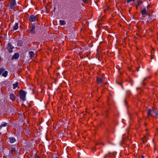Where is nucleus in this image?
Here are the masks:
<instances>
[{
    "instance_id": "7",
    "label": "nucleus",
    "mask_w": 158,
    "mask_h": 158,
    "mask_svg": "<svg viewBox=\"0 0 158 158\" xmlns=\"http://www.w3.org/2000/svg\"><path fill=\"white\" fill-rule=\"evenodd\" d=\"M16 154V150L13 147H11L10 150L9 155L10 156H12L13 155Z\"/></svg>"
},
{
    "instance_id": "13",
    "label": "nucleus",
    "mask_w": 158,
    "mask_h": 158,
    "mask_svg": "<svg viewBox=\"0 0 158 158\" xmlns=\"http://www.w3.org/2000/svg\"><path fill=\"white\" fill-rule=\"evenodd\" d=\"M29 53L30 55V57L31 58L34 57L35 56V54L32 51H30L29 52Z\"/></svg>"
},
{
    "instance_id": "14",
    "label": "nucleus",
    "mask_w": 158,
    "mask_h": 158,
    "mask_svg": "<svg viewBox=\"0 0 158 158\" xmlns=\"http://www.w3.org/2000/svg\"><path fill=\"white\" fill-rule=\"evenodd\" d=\"M10 98L12 101L15 100V97L13 94H10Z\"/></svg>"
},
{
    "instance_id": "5",
    "label": "nucleus",
    "mask_w": 158,
    "mask_h": 158,
    "mask_svg": "<svg viewBox=\"0 0 158 158\" xmlns=\"http://www.w3.org/2000/svg\"><path fill=\"white\" fill-rule=\"evenodd\" d=\"M37 19V17L34 15L30 16L28 18V20L30 22H35Z\"/></svg>"
},
{
    "instance_id": "16",
    "label": "nucleus",
    "mask_w": 158,
    "mask_h": 158,
    "mask_svg": "<svg viewBox=\"0 0 158 158\" xmlns=\"http://www.w3.org/2000/svg\"><path fill=\"white\" fill-rule=\"evenodd\" d=\"M97 81L98 83H101L102 82V79L100 77H97Z\"/></svg>"
},
{
    "instance_id": "17",
    "label": "nucleus",
    "mask_w": 158,
    "mask_h": 158,
    "mask_svg": "<svg viewBox=\"0 0 158 158\" xmlns=\"http://www.w3.org/2000/svg\"><path fill=\"white\" fill-rule=\"evenodd\" d=\"M142 2L141 1H138L135 5H137V7H139L140 5L142 4Z\"/></svg>"
},
{
    "instance_id": "26",
    "label": "nucleus",
    "mask_w": 158,
    "mask_h": 158,
    "mask_svg": "<svg viewBox=\"0 0 158 158\" xmlns=\"http://www.w3.org/2000/svg\"><path fill=\"white\" fill-rule=\"evenodd\" d=\"M108 155H106L104 157V158H107V156Z\"/></svg>"
},
{
    "instance_id": "20",
    "label": "nucleus",
    "mask_w": 158,
    "mask_h": 158,
    "mask_svg": "<svg viewBox=\"0 0 158 158\" xmlns=\"http://www.w3.org/2000/svg\"><path fill=\"white\" fill-rule=\"evenodd\" d=\"M8 123H4L2 124L0 127H6Z\"/></svg>"
},
{
    "instance_id": "31",
    "label": "nucleus",
    "mask_w": 158,
    "mask_h": 158,
    "mask_svg": "<svg viewBox=\"0 0 158 158\" xmlns=\"http://www.w3.org/2000/svg\"><path fill=\"white\" fill-rule=\"evenodd\" d=\"M142 158H144V157H143V156H142Z\"/></svg>"
},
{
    "instance_id": "15",
    "label": "nucleus",
    "mask_w": 158,
    "mask_h": 158,
    "mask_svg": "<svg viewBox=\"0 0 158 158\" xmlns=\"http://www.w3.org/2000/svg\"><path fill=\"white\" fill-rule=\"evenodd\" d=\"M9 141L10 143H14L16 140L15 139L14 137L9 138Z\"/></svg>"
},
{
    "instance_id": "19",
    "label": "nucleus",
    "mask_w": 158,
    "mask_h": 158,
    "mask_svg": "<svg viewBox=\"0 0 158 158\" xmlns=\"http://www.w3.org/2000/svg\"><path fill=\"white\" fill-rule=\"evenodd\" d=\"M18 85V82H16L15 84H13V89H15L17 86Z\"/></svg>"
},
{
    "instance_id": "8",
    "label": "nucleus",
    "mask_w": 158,
    "mask_h": 158,
    "mask_svg": "<svg viewBox=\"0 0 158 158\" xmlns=\"http://www.w3.org/2000/svg\"><path fill=\"white\" fill-rule=\"evenodd\" d=\"M30 28V31L32 34H35V27L34 25H33L32 27H29Z\"/></svg>"
},
{
    "instance_id": "2",
    "label": "nucleus",
    "mask_w": 158,
    "mask_h": 158,
    "mask_svg": "<svg viewBox=\"0 0 158 158\" xmlns=\"http://www.w3.org/2000/svg\"><path fill=\"white\" fill-rule=\"evenodd\" d=\"M9 4L8 6L10 9H14L16 3L15 0H9Z\"/></svg>"
},
{
    "instance_id": "34",
    "label": "nucleus",
    "mask_w": 158,
    "mask_h": 158,
    "mask_svg": "<svg viewBox=\"0 0 158 158\" xmlns=\"http://www.w3.org/2000/svg\"><path fill=\"white\" fill-rule=\"evenodd\" d=\"M81 58H83V57H82V56H81Z\"/></svg>"
},
{
    "instance_id": "29",
    "label": "nucleus",
    "mask_w": 158,
    "mask_h": 158,
    "mask_svg": "<svg viewBox=\"0 0 158 158\" xmlns=\"http://www.w3.org/2000/svg\"><path fill=\"white\" fill-rule=\"evenodd\" d=\"M120 84V85H121L122 86V87H123V86L122 85V84H120H120Z\"/></svg>"
},
{
    "instance_id": "22",
    "label": "nucleus",
    "mask_w": 158,
    "mask_h": 158,
    "mask_svg": "<svg viewBox=\"0 0 158 158\" xmlns=\"http://www.w3.org/2000/svg\"><path fill=\"white\" fill-rule=\"evenodd\" d=\"M142 141L144 143H145V142H147V140L145 139L144 138H143L142 139Z\"/></svg>"
},
{
    "instance_id": "37",
    "label": "nucleus",
    "mask_w": 158,
    "mask_h": 158,
    "mask_svg": "<svg viewBox=\"0 0 158 158\" xmlns=\"http://www.w3.org/2000/svg\"><path fill=\"white\" fill-rule=\"evenodd\" d=\"M56 158H58V157H56Z\"/></svg>"
},
{
    "instance_id": "3",
    "label": "nucleus",
    "mask_w": 158,
    "mask_h": 158,
    "mask_svg": "<svg viewBox=\"0 0 158 158\" xmlns=\"http://www.w3.org/2000/svg\"><path fill=\"white\" fill-rule=\"evenodd\" d=\"M20 98L23 101L25 100L26 94L23 90H20L19 91Z\"/></svg>"
},
{
    "instance_id": "28",
    "label": "nucleus",
    "mask_w": 158,
    "mask_h": 158,
    "mask_svg": "<svg viewBox=\"0 0 158 158\" xmlns=\"http://www.w3.org/2000/svg\"><path fill=\"white\" fill-rule=\"evenodd\" d=\"M135 6H136V9H137L138 8V7H137V5H135Z\"/></svg>"
},
{
    "instance_id": "12",
    "label": "nucleus",
    "mask_w": 158,
    "mask_h": 158,
    "mask_svg": "<svg viewBox=\"0 0 158 158\" xmlns=\"http://www.w3.org/2000/svg\"><path fill=\"white\" fill-rule=\"evenodd\" d=\"M18 24H19L18 23H15L14 26H13V31L16 30L18 29L19 28Z\"/></svg>"
},
{
    "instance_id": "25",
    "label": "nucleus",
    "mask_w": 158,
    "mask_h": 158,
    "mask_svg": "<svg viewBox=\"0 0 158 158\" xmlns=\"http://www.w3.org/2000/svg\"><path fill=\"white\" fill-rule=\"evenodd\" d=\"M124 102H125V104L126 105H127V101L126 99H125V100H124Z\"/></svg>"
},
{
    "instance_id": "32",
    "label": "nucleus",
    "mask_w": 158,
    "mask_h": 158,
    "mask_svg": "<svg viewBox=\"0 0 158 158\" xmlns=\"http://www.w3.org/2000/svg\"><path fill=\"white\" fill-rule=\"evenodd\" d=\"M130 9H131V8H130V10H129V11H130V10H131Z\"/></svg>"
},
{
    "instance_id": "21",
    "label": "nucleus",
    "mask_w": 158,
    "mask_h": 158,
    "mask_svg": "<svg viewBox=\"0 0 158 158\" xmlns=\"http://www.w3.org/2000/svg\"><path fill=\"white\" fill-rule=\"evenodd\" d=\"M135 0H126L127 2V3H129L130 2H134Z\"/></svg>"
},
{
    "instance_id": "11",
    "label": "nucleus",
    "mask_w": 158,
    "mask_h": 158,
    "mask_svg": "<svg viewBox=\"0 0 158 158\" xmlns=\"http://www.w3.org/2000/svg\"><path fill=\"white\" fill-rule=\"evenodd\" d=\"M23 44V42L22 40H19L17 41V45L19 47H22Z\"/></svg>"
},
{
    "instance_id": "33",
    "label": "nucleus",
    "mask_w": 158,
    "mask_h": 158,
    "mask_svg": "<svg viewBox=\"0 0 158 158\" xmlns=\"http://www.w3.org/2000/svg\"><path fill=\"white\" fill-rule=\"evenodd\" d=\"M130 9H131V8H130V10H129V11H130V10H131Z\"/></svg>"
},
{
    "instance_id": "24",
    "label": "nucleus",
    "mask_w": 158,
    "mask_h": 158,
    "mask_svg": "<svg viewBox=\"0 0 158 158\" xmlns=\"http://www.w3.org/2000/svg\"><path fill=\"white\" fill-rule=\"evenodd\" d=\"M82 1L84 3H86L87 2V0H82Z\"/></svg>"
},
{
    "instance_id": "9",
    "label": "nucleus",
    "mask_w": 158,
    "mask_h": 158,
    "mask_svg": "<svg viewBox=\"0 0 158 158\" xmlns=\"http://www.w3.org/2000/svg\"><path fill=\"white\" fill-rule=\"evenodd\" d=\"M19 56V55L18 52L15 53L12 56V60L13 59H18Z\"/></svg>"
},
{
    "instance_id": "35",
    "label": "nucleus",
    "mask_w": 158,
    "mask_h": 158,
    "mask_svg": "<svg viewBox=\"0 0 158 158\" xmlns=\"http://www.w3.org/2000/svg\"><path fill=\"white\" fill-rule=\"evenodd\" d=\"M81 58H83V57H82V56H81Z\"/></svg>"
},
{
    "instance_id": "27",
    "label": "nucleus",
    "mask_w": 158,
    "mask_h": 158,
    "mask_svg": "<svg viewBox=\"0 0 158 158\" xmlns=\"http://www.w3.org/2000/svg\"><path fill=\"white\" fill-rule=\"evenodd\" d=\"M146 15H147L149 17H150V16L151 15L150 14L148 13V14H147Z\"/></svg>"
},
{
    "instance_id": "4",
    "label": "nucleus",
    "mask_w": 158,
    "mask_h": 158,
    "mask_svg": "<svg viewBox=\"0 0 158 158\" xmlns=\"http://www.w3.org/2000/svg\"><path fill=\"white\" fill-rule=\"evenodd\" d=\"M8 72L6 71L4 68H0V75H2V76L4 77H6L7 76Z\"/></svg>"
},
{
    "instance_id": "23",
    "label": "nucleus",
    "mask_w": 158,
    "mask_h": 158,
    "mask_svg": "<svg viewBox=\"0 0 158 158\" xmlns=\"http://www.w3.org/2000/svg\"><path fill=\"white\" fill-rule=\"evenodd\" d=\"M151 76H148V77H147L144 78V81H145L147 79H150L151 78Z\"/></svg>"
},
{
    "instance_id": "1",
    "label": "nucleus",
    "mask_w": 158,
    "mask_h": 158,
    "mask_svg": "<svg viewBox=\"0 0 158 158\" xmlns=\"http://www.w3.org/2000/svg\"><path fill=\"white\" fill-rule=\"evenodd\" d=\"M147 114L148 116L156 118H158V110L156 108L153 107L152 109L147 110Z\"/></svg>"
},
{
    "instance_id": "10",
    "label": "nucleus",
    "mask_w": 158,
    "mask_h": 158,
    "mask_svg": "<svg viewBox=\"0 0 158 158\" xmlns=\"http://www.w3.org/2000/svg\"><path fill=\"white\" fill-rule=\"evenodd\" d=\"M141 13L142 15H146L148 14L147 10L145 8H144L141 10Z\"/></svg>"
},
{
    "instance_id": "36",
    "label": "nucleus",
    "mask_w": 158,
    "mask_h": 158,
    "mask_svg": "<svg viewBox=\"0 0 158 158\" xmlns=\"http://www.w3.org/2000/svg\"><path fill=\"white\" fill-rule=\"evenodd\" d=\"M145 84L143 83V85L144 86Z\"/></svg>"
},
{
    "instance_id": "6",
    "label": "nucleus",
    "mask_w": 158,
    "mask_h": 158,
    "mask_svg": "<svg viewBox=\"0 0 158 158\" xmlns=\"http://www.w3.org/2000/svg\"><path fill=\"white\" fill-rule=\"evenodd\" d=\"M6 48L10 53H11L13 52L12 49L14 48L12 44L10 43H8L7 45Z\"/></svg>"
},
{
    "instance_id": "18",
    "label": "nucleus",
    "mask_w": 158,
    "mask_h": 158,
    "mask_svg": "<svg viewBox=\"0 0 158 158\" xmlns=\"http://www.w3.org/2000/svg\"><path fill=\"white\" fill-rule=\"evenodd\" d=\"M60 24L61 25H64L66 24V23L64 20H60Z\"/></svg>"
},
{
    "instance_id": "30",
    "label": "nucleus",
    "mask_w": 158,
    "mask_h": 158,
    "mask_svg": "<svg viewBox=\"0 0 158 158\" xmlns=\"http://www.w3.org/2000/svg\"><path fill=\"white\" fill-rule=\"evenodd\" d=\"M137 71H139V69H138V68L137 69Z\"/></svg>"
}]
</instances>
